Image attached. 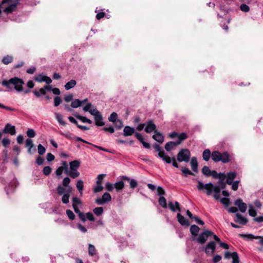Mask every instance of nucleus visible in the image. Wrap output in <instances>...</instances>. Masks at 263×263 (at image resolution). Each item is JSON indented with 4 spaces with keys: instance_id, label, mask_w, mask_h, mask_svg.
I'll return each instance as SVG.
<instances>
[{
    "instance_id": "nucleus-1",
    "label": "nucleus",
    "mask_w": 263,
    "mask_h": 263,
    "mask_svg": "<svg viewBox=\"0 0 263 263\" xmlns=\"http://www.w3.org/2000/svg\"><path fill=\"white\" fill-rule=\"evenodd\" d=\"M218 175L219 176L218 178L219 179V182L221 184V187L218 185L214 186L212 183L203 184L201 181L198 180L197 181L198 190L199 191H201L203 189L205 190L206 194L208 196L211 195L213 192V197L216 200L219 199L220 196V189L221 187L224 189L226 187V184L223 181L226 178H227V175L224 173H219L218 174Z\"/></svg>"
},
{
    "instance_id": "nucleus-2",
    "label": "nucleus",
    "mask_w": 263,
    "mask_h": 263,
    "mask_svg": "<svg viewBox=\"0 0 263 263\" xmlns=\"http://www.w3.org/2000/svg\"><path fill=\"white\" fill-rule=\"evenodd\" d=\"M1 83L10 91L15 90L18 92H21L24 90V82L23 79L17 77H14L9 80H4Z\"/></svg>"
},
{
    "instance_id": "nucleus-3",
    "label": "nucleus",
    "mask_w": 263,
    "mask_h": 263,
    "mask_svg": "<svg viewBox=\"0 0 263 263\" xmlns=\"http://www.w3.org/2000/svg\"><path fill=\"white\" fill-rule=\"evenodd\" d=\"M83 110L85 112L88 111L94 117L95 124L97 126H103L105 125V123L103 121V117L101 114L91 103H87L83 108Z\"/></svg>"
},
{
    "instance_id": "nucleus-4",
    "label": "nucleus",
    "mask_w": 263,
    "mask_h": 263,
    "mask_svg": "<svg viewBox=\"0 0 263 263\" xmlns=\"http://www.w3.org/2000/svg\"><path fill=\"white\" fill-rule=\"evenodd\" d=\"M70 170L67 173V174L72 178H76L80 175V173L78 169L80 167V162L79 160H74L69 163Z\"/></svg>"
},
{
    "instance_id": "nucleus-5",
    "label": "nucleus",
    "mask_w": 263,
    "mask_h": 263,
    "mask_svg": "<svg viewBox=\"0 0 263 263\" xmlns=\"http://www.w3.org/2000/svg\"><path fill=\"white\" fill-rule=\"evenodd\" d=\"M191 157V153L187 149H181L177 155V160L179 162H188Z\"/></svg>"
},
{
    "instance_id": "nucleus-6",
    "label": "nucleus",
    "mask_w": 263,
    "mask_h": 263,
    "mask_svg": "<svg viewBox=\"0 0 263 263\" xmlns=\"http://www.w3.org/2000/svg\"><path fill=\"white\" fill-rule=\"evenodd\" d=\"M20 0H3L2 4L8 3L9 6L5 8L4 11L7 13L13 11L18 4Z\"/></svg>"
},
{
    "instance_id": "nucleus-7",
    "label": "nucleus",
    "mask_w": 263,
    "mask_h": 263,
    "mask_svg": "<svg viewBox=\"0 0 263 263\" xmlns=\"http://www.w3.org/2000/svg\"><path fill=\"white\" fill-rule=\"evenodd\" d=\"M154 147L157 152H158V156L161 158L163 161L166 163H171V158L166 155L163 150H161L160 147L158 144H155Z\"/></svg>"
},
{
    "instance_id": "nucleus-8",
    "label": "nucleus",
    "mask_w": 263,
    "mask_h": 263,
    "mask_svg": "<svg viewBox=\"0 0 263 263\" xmlns=\"http://www.w3.org/2000/svg\"><path fill=\"white\" fill-rule=\"evenodd\" d=\"M213 235V233L209 230H205L201 233L197 239V242L201 244H203L207 240L208 238Z\"/></svg>"
},
{
    "instance_id": "nucleus-9",
    "label": "nucleus",
    "mask_w": 263,
    "mask_h": 263,
    "mask_svg": "<svg viewBox=\"0 0 263 263\" xmlns=\"http://www.w3.org/2000/svg\"><path fill=\"white\" fill-rule=\"evenodd\" d=\"M111 200V195L108 193L106 192L102 195V198H98L96 199L95 202L98 205H102L106 202L110 201Z\"/></svg>"
},
{
    "instance_id": "nucleus-10",
    "label": "nucleus",
    "mask_w": 263,
    "mask_h": 263,
    "mask_svg": "<svg viewBox=\"0 0 263 263\" xmlns=\"http://www.w3.org/2000/svg\"><path fill=\"white\" fill-rule=\"evenodd\" d=\"M230 257L232 258V263H239V259L237 252L230 253V252H226L224 253V257L229 258Z\"/></svg>"
},
{
    "instance_id": "nucleus-11",
    "label": "nucleus",
    "mask_w": 263,
    "mask_h": 263,
    "mask_svg": "<svg viewBox=\"0 0 263 263\" xmlns=\"http://www.w3.org/2000/svg\"><path fill=\"white\" fill-rule=\"evenodd\" d=\"M145 132L147 133H151L152 132L155 133L156 126L152 120L148 121L145 125Z\"/></svg>"
},
{
    "instance_id": "nucleus-12",
    "label": "nucleus",
    "mask_w": 263,
    "mask_h": 263,
    "mask_svg": "<svg viewBox=\"0 0 263 263\" xmlns=\"http://www.w3.org/2000/svg\"><path fill=\"white\" fill-rule=\"evenodd\" d=\"M3 133L5 134H10L11 135H14L16 134L15 126L7 123L3 129Z\"/></svg>"
},
{
    "instance_id": "nucleus-13",
    "label": "nucleus",
    "mask_w": 263,
    "mask_h": 263,
    "mask_svg": "<svg viewBox=\"0 0 263 263\" xmlns=\"http://www.w3.org/2000/svg\"><path fill=\"white\" fill-rule=\"evenodd\" d=\"M235 205L238 206L239 211L242 213H245L247 208V205L246 203L243 202L242 200L240 199H238L236 200L234 202Z\"/></svg>"
},
{
    "instance_id": "nucleus-14",
    "label": "nucleus",
    "mask_w": 263,
    "mask_h": 263,
    "mask_svg": "<svg viewBox=\"0 0 263 263\" xmlns=\"http://www.w3.org/2000/svg\"><path fill=\"white\" fill-rule=\"evenodd\" d=\"M215 249V243L214 241H210L205 248V252L208 255H212Z\"/></svg>"
},
{
    "instance_id": "nucleus-15",
    "label": "nucleus",
    "mask_w": 263,
    "mask_h": 263,
    "mask_svg": "<svg viewBox=\"0 0 263 263\" xmlns=\"http://www.w3.org/2000/svg\"><path fill=\"white\" fill-rule=\"evenodd\" d=\"M72 190V187L71 186H68V189L66 190V193L63 195L62 198V201L64 204H67L69 202V199L70 197V193H71Z\"/></svg>"
},
{
    "instance_id": "nucleus-16",
    "label": "nucleus",
    "mask_w": 263,
    "mask_h": 263,
    "mask_svg": "<svg viewBox=\"0 0 263 263\" xmlns=\"http://www.w3.org/2000/svg\"><path fill=\"white\" fill-rule=\"evenodd\" d=\"M236 218L235 219V221L237 223H238L240 224L245 225L248 222V220L247 218L241 215L239 213H236L235 215Z\"/></svg>"
},
{
    "instance_id": "nucleus-17",
    "label": "nucleus",
    "mask_w": 263,
    "mask_h": 263,
    "mask_svg": "<svg viewBox=\"0 0 263 263\" xmlns=\"http://www.w3.org/2000/svg\"><path fill=\"white\" fill-rule=\"evenodd\" d=\"M236 177V173L235 172H230L227 174V180L226 182L227 184L230 185L232 184V182Z\"/></svg>"
},
{
    "instance_id": "nucleus-18",
    "label": "nucleus",
    "mask_w": 263,
    "mask_h": 263,
    "mask_svg": "<svg viewBox=\"0 0 263 263\" xmlns=\"http://www.w3.org/2000/svg\"><path fill=\"white\" fill-rule=\"evenodd\" d=\"M220 161L222 163H226L231 161V156L227 152L220 153Z\"/></svg>"
},
{
    "instance_id": "nucleus-19",
    "label": "nucleus",
    "mask_w": 263,
    "mask_h": 263,
    "mask_svg": "<svg viewBox=\"0 0 263 263\" xmlns=\"http://www.w3.org/2000/svg\"><path fill=\"white\" fill-rule=\"evenodd\" d=\"M178 222L182 226H189V222L184 216L181 215L180 213H178L177 215Z\"/></svg>"
},
{
    "instance_id": "nucleus-20",
    "label": "nucleus",
    "mask_w": 263,
    "mask_h": 263,
    "mask_svg": "<svg viewBox=\"0 0 263 263\" xmlns=\"http://www.w3.org/2000/svg\"><path fill=\"white\" fill-rule=\"evenodd\" d=\"M135 133V128L129 126H125L123 129V135L124 136H129Z\"/></svg>"
},
{
    "instance_id": "nucleus-21",
    "label": "nucleus",
    "mask_w": 263,
    "mask_h": 263,
    "mask_svg": "<svg viewBox=\"0 0 263 263\" xmlns=\"http://www.w3.org/2000/svg\"><path fill=\"white\" fill-rule=\"evenodd\" d=\"M175 208L174 206V203L172 202H169L168 204L170 209L172 212H175L177 210L180 211L181 209H180V206L179 203L177 201H176L175 202Z\"/></svg>"
},
{
    "instance_id": "nucleus-22",
    "label": "nucleus",
    "mask_w": 263,
    "mask_h": 263,
    "mask_svg": "<svg viewBox=\"0 0 263 263\" xmlns=\"http://www.w3.org/2000/svg\"><path fill=\"white\" fill-rule=\"evenodd\" d=\"M180 144V142L170 141L166 143L165 148L167 151H171L174 147Z\"/></svg>"
},
{
    "instance_id": "nucleus-23",
    "label": "nucleus",
    "mask_w": 263,
    "mask_h": 263,
    "mask_svg": "<svg viewBox=\"0 0 263 263\" xmlns=\"http://www.w3.org/2000/svg\"><path fill=\"white\" fill-rule=\"evenodd\" d=\"M153 138L159 143H162L164 140L162 134L157 130L155 131V134L153 136Z\"/></svg>"
},
{
    "instance_id": "nucleus-24",
    "label": "nucleus",
    "mask_w": 263,
    "mask_h": 263,
    "mask_svg": "<svg viewBox=\"0 0 263 263\" xmlns=\"http://www.w3.org/2000/svg\"><path fill=\"white\" fill-rule=\"evenodd\" d=\"M191 165L193 172H198V162L196 157H193L191 160Z\"/></svg>"
},
{
    "instance_id": "nucleus-25",
    "label": "nucleus",
    "mask_w": 263,
    "mask_h": 263,
    "mask_svg": "<svg viewBox=\"0 0 263 263\" xmlns=\"http://www.w3.org/2000/svg\"><path fill=\"white\" fill-rule=\"evenodd\" d=\"M220 153L217 151H213L211 154L212 159L214 162H216L220 161V160H221L220 158Z\"/></svg>"
},
{
    "instance_id": "nucleus-26",
    "label": "nucleus",
    "mask_w": 263,
    "mask_h": 263,
    "mask_svg": "<svg viewBox=\"0 0 263 263\" xmlns=\"http://www.w3.org/2000/svg\"><path fill=\"white\" fill-rule=\"evenodd\" d=\"M77 188L79 191V192L81 195L83 194V190L84 187V182L83 181L80 179L77 181V183L76 184Z\"/></svg>"
},
{
    "instance_id": "nucleus-27",
    "label": "nucleus",
    "mask_w": 263,
    "mask_h": 263,
    "mask_svg": "<svg viewBox=\"0 0 263 263\" xmlns=\"http://www.w3.org/2000/svg\"><path fill=\"white\" fill-rule=\"evenodd\" d=\"M55 119L57 120L58 122L62 125H65L66 122L63 120V117L62 115L58 112H55L54 114Z\"/></svg>"
},
{
    "instance_id": "nucleus-28",
    "label": "nucleus",
    "mask_w": 263,
    "mask_h": 263,
    "mask_svg": "<svg viewBox=\"0 0 263 263\" xmlns=\"http://www.w3.org/2000/svg\"><path fill=\"white\" fill-rule=\"evenodd\" d=\"M77 84V82L74 80H71L70 81L68 82L65 85V88L66 90H69L71 88H73Z\"/></svg>"
},
{
    "instance_id": "nucleus-29",
    "label": "nucleus",
    "mask_w": 263,
    "mask_h": 263,
    "mask_svg": "<svg viewBox=\"0 0 263 263\" xmlns=\"http://www.w3.org/2000/svg\"><path fill=\"white\" fill-rule=\"evenodd\" d=\"M211 153L209 149H205L202 154V157L203 159L206 161H208L209 160L210 156H211Z\"/></svg>"
},
{
    "instance_id": "nucleus-30",
    "label": "nucleus",
    "mask_w": 263,
    "mask_h": 263,
    "mask_svg": "<svg viewBox=\"0 0 263 263\" xmlns=\"http://www.w3.org/2000/svg\"><path fill=\"white\" fill-rule=\"evenodd\" d=\"M114 184V188L116 189L117 191L122 190L124 187V183L122 181H119L115 183Z\"/></svg>"
},
{
    "instance_id": "nucleus-31",
    "label": "nucleus",
    "mask_w": 263,
    "mask_h": 263,
    "mask_svg": "<svg viewBox=\"0 0 263 263\" xmlns=\"http://www.w3.org/2000/svg\"><path fill=\"white\" fill-rule=\"evenodd\" d=\"M75 116L76 117V118L78 119H79V120L82 121L83 123H87L88 124H91L92 123L91 120H90V119L87 118L85 117L79 115H75Z\"/></svg>"
},
{
    "instance_id": "nucleus-32",
    "label": "nucleus",
    "mask_w": 263,
    "mask_h": 263,
    "mask_svg": "<svg viewBox=\"0 0 263 263\" xmlns=\"http://www.w3.org/2000/svg\"><path fill=\"white\" fill-rule=\"evenodd\" d=\"M158 202L162 208L164 209L167 208L166 200L163 196H161L159 198Z\"/></svg>"
},
{
    "instance_id": "nucleus-33",
    "label": "nucleus",
    "mask_w": 263,
    "mask_h": 263,
    "mask_svg": "<svg viewBox=\"0 0 263 263\" xmlns=\"http://www.w3.org/2000/svg\"><path fill=\"white\" fill-rule=\"evenodd\" d=\"M199 231V228L196 225H192L190 228V232L193 235H197Z\"/></svg>"
},
{
    "instance_id": "nucleus-34",
    "label": "nucleus",
    "mask_w": 263,
    "mask_h": 263,
    "mask_svg": "<svg viewBox=\"0 0 263 263\" xmlns=\"http://www.w3.org/2000/svg\"><path fill=\"white\" fill-rule=\"evenodd\" d=\"M103 208L102 207L95 208L93 210V212L97 216H101L103 213Z\"/></svg>"
},
{
    "instance_id": "nucleus-35",
    "label": "nucleus",
    "mask_w": 263,
    "mask_h": 263,
    "mask_svg": "<svg viewBox=\"0 0 263 263\" xmlns=\"http://www.w3.org/2000/svg\"><path fill=\"white\" fill-rule=\"evenodd\" d=\"M67 188L61 185H58L57 187V193L59 195L64 194V193H66Z\"/></svg>"
},
{
    "instance_id": "nucleus-36",
    "label": "nucleus",
    "mask_w": 263,
    "mask_h": 263,
    "mask_svg": "<svg viewBox=\"0 0 263 263\" xmlns=\"http://www.w3.org/2000/svg\"><path fill=\"white\" fill-rule=\"evenodd\" d=\"M13 61V57L10 55H7L5 57L3 60L2 62L4 64L7 65L10 63H11Z\"/></svg>"
},
{
    "instance_id": "nucleus-37",
    "label": "nucleus",
    "mask_w": 263,
    "mask_h": 263,
    "mask_svg": "<svg viewBox=\"0 0 263 263\" xmlns=\"http://www.w3.org/2000/svg\"><path fill=\"white\" fill-rule=\"evenodd\" d=\"M88 246V254L90 256H92L96 253V248L93 245L91 244H89Z\"/></svg>"
},
{
    "instance_id": "nucleus-38",
    "label": "nucleus",
    "mask_w": 263,
    "mask_h": 263,
    "mask_svg": "<svg viewBox=\"0 0 263 263\" xmlns=\"http://www.w3.org/2000/svg\"><path fill=\"white\" fill-rule=\"evenodd\" d=\"M249 214L252 217H255L256 215V211L251 204L249 205Z\"/></svg>"
},
{
    "instance_id": "nucleus-39",
    "label": "nucleus",
    "mask_w": 263,
    "mask_h": 263,
    "mask_svg": "<svg viewBox=\"0 0 263 263\" xmlns=\"http://www.w3.org/2000/svg\"><path fill=\"white\" fill-rule=\"evenodd\" d=\"M71 106L73 108H78L81 106V101L79 99H75L71 104Z\"/></svg>"
},
{
    "instance_id": "nucleus-40",
    "label": "nucleus",
    "mask_w": 263,
    "mask_h": 263,
    "mask_svg": "<svg viewBox=\"0 0 263 263\" xmlns=\"http://www.w3.org/2000/svg\"><path fill=\"white\" fill-rule=\"evenodd\" d=\"M118 115L117 113L113 112L111 114L110 116L108 117V120L110 122H115L117 120Z\"/></svg>"
},
{
    "instance_id": "nucleus-41",
    "label": "nucleus",
    "mask_w": 263,
    "mask_h": 263,
    "mask_svg": "<svg viewBox=\"0 0 263 263\" xmlns=\"http://www.w3.org/2000/svg\"><path fill=\"white\" fill-rule=\"evenodd\" d=\"M27 136L29 138H33L35 136V132L32 128H29L26 132Z\"/></svg>"
},
{
    "instance_id": "nucleus-42",
    "label": "nucleus",
    "mask_w": 263,
    "mask_h": 263,
    "mask_svg": "<svg viewBox=\"0 0 263 263\" xmlns=\"http://www.w3.org/2000/svg\"><path fill=\"white\" fill-rule=\"evenodd\" d=\"M37 151L39 155H42L45 153L46 149L42 144H40L37 145Z\"/></svg>"
},
{
    "instance_id": "nucleus-43",
    "label": "nucleus",
    "mask_w": 263,
    "mask_h": 263,
    "mask_svg": "<svg viewBox=\"0 0 263 263\" xmlns=\"http://www.w3.org/2000/svg\"><path fill=\"white\" fill-rule=\"evenodd\" d=\"M211 171L209 167L204 166L202 169V173L206 176H210L211 174Z\"/></svg>"
},
{
    "instance_id": "nucleus-44",
    "label": "nucleus",
    "mask_w": 263,
    "mask_h": 263,
    "mask_svg": "<svg viewBox=\"0 0 263 263\" xmlns=\"http://www.w3.org/2000/svg\"><path fill=\"white\" fill-rule=\"evenodd\" d=\"M105 174H100L97 177V180L96 181V184H102V180L105 177Z\"/></svg>"
},
{
    "instance_id": "nucleus-45",
    "label": "nucleus",
    "mask_w": 263,
    "mask_h": 263,
    "mask_svg": "<svg viewBox=\"0 0 263 263\" xmlns=\"http://www.w3.org/2000/svg\"><path fill=\"white\" fill-rule=\"evenodd\" d=\"M181 171L185 177H187V175H194V174L190 170L186 168H182Z\"/></svg>"
},
{
    "instance_id": "nucleus-46",
    "label": "nucleus",
    "mask_w": 263,
    "mask_h": 263,
    "mask_svg": "<svg viewBox=\"0 0 263 263\" xmlns=\"http://www.w3.org/2000/svg\"><path fill=\"white\" fill-rule=\"evenodd\" d=\"M25 145H26V147L27 148H29V147L33 148V147H34V144L33 143V141L31 139H26V142H25Z\"/></svg>"
},
{
    "instance_id": "nucleus-47",
    "label": "nucleus",
    "mask_w": 263,
    "mask_h": 263,
    "mask_svg": "<svg viewBox=\"0 0 263 263\" xmlns=\"http://www.w3.org/2000/svg\"><path fill=\"white\" fill-rule=\"evenodd\" d=\"M60 134L68 139H74V138L73 134L70 133H64L62 132H60Z\"/></svg>"
},
{
    "instance_id": "nucleus-48",
    "label": "nucleus",
    "mask_w": 263,
    "mask_h": 263,
    "mask_svg": "<svg viewBox=\"0 0 263 263\" xmlns=\"http://www.w3.org/2000/svg\"><path fill=\"white\" fill-rule=\"evenodd\" d=\"M66 214L70 220H73L75 218V215L70 210H67L66 211Z\"/></svg>"
},
{
    "instance_id": "nucleus-49",
    "label": "nucleus",
    "mask_w": 263,
    "mask_h": 263,
    "mask_svg": "<svg viewBox=\"0 0 263 263\" xmlns=\"http://www.w3.org/2000/svg\"><path fill=\"white\" fill-rule=\"evenodd\" d=\"M70 182V179L68 177H65L63 180V185L66 187L67 189L69 186V184Z\"/></svg>"
},
{
    "instance_id": "nucleus-50",
    "label": "nucleus",
    "mask_w": 263,
    "mask_h": 263,
    "mask_svg": "<svg viewBox=\"0 0 263 263\" xmlns=\"http://www.w3.org/2000/svg\"><path fill=\"white\" fill-rule=\"evenodd\" d=\"M239 236L242 238H248V239H253L256 238L255 236L252 234H239Z\"/></svg>"
},
{
    "instance_id": "nucleus-51",
    "label": "nucleus",
    "mask_w": 263,
    "mask_h": 263,
    "mask_svg": "<svg viewBox=\"0 0 263 263\" xmlns=\"http://www.w3.org/2000/svg\"><path fill=\"white\" fill-rule=\"evenodd\" d=\"M45 76L42 74H39L34 78L35 81L39 82H42L44 81Z\"/></svg>"
},
{
    "instance_id": "nucleus-52",
    "label": "nucleus",
    "mask_w": 263,
    "mask_h": 263,
    "mask_svg": "<svg viewBox=\"0 0 263 263\" xmlns=\"http://www.w3.org/2000/svg\"><path fill=\"white\" fill-rule=\"evenodd\" d=\"M240 10L245 12H248L250 11V7L246 4H241L240 6Z\"/></svg>"
},
{
    "instance_id": "nucleus-53",
    "label": "nucleus",
    "mask_w": 263,
    "mask_h": 263,
    "mask_svg": "<svg viewBox=\"0 0 263 263\" xmlns=\"http://www.w3.org/2000/svg\"><path fill=\"white\" fill-rule=\"evenodd\" d=\"M177 137L179 139V140L177 142H180V144L181 143L182 141L185 140L187 138L186 134L184 133H182L180 135H178Z\"/></svg>"
},
{
    "instance_id": "nucleus-54",
    "label": "nucleus",
    "mask_w": 263,
    "mask_h": 263,
    "mask_svg": "<svg viewBox=\"0 0 263 263\" xmlns=\"http://www.w3.org/2000/svg\"><path fill=\"white\" fill-rule=\"evenodd\" d=\"M103 189V187L102 184H97L96 186L93 188V192L95 193H98L101 192Z\"/></svg>"
},
{
    "instance_id": "nucleus-55",
    "label": "nucleus",
    "mask_w": 263,
    "mask_h": 263,
    "mask_svg": "<svg viewBox=\"0 0 263 263\" xmlns=\"http://www.w3.org/2000/svg\"><path fill=\"white\" fill-rule=\"evenodd\" d=\"M51 172V168L50 166H45L43 168V174L47 176L50 174Z\"/></svg>"
},
{
    "instance_id": "nucleus-56",
    "label": "nucleus",
    "mask_w": 263,
    "mask_h": 263,
    "mask_svg": "<svg viewBox=\"0 0 263 263\" xmlns=\"http://www.w3.org/2000/svg\"><path fill=\"white\" fill-rule=\"evenodd\" d=\"M105 187L108 191H112L114 188V184L110 182H107L105 184Z\"/></svg>"
},
{
    "instance_id": "nucleus-57",
    "label": "nucleus",
    "mask_w": 263,
    "mask_h": 263,
    "mask_svg": "<svg viewBox=\"0 0 263 263\" xmlns=\"http://www.w3.org/2000/svg\"><path fill=\"white\" fill-rule=\"evenodd\" d=\"M114 123L115 126L118 129H120L123 127V122L120 120H117Z\"/></svg>"
},
{
    "instance_id": "nucleus-58",
    "label": "nucleus",
    "mask_w": 263,
    "mask_h": 263,
    "mask_svg": "<svg viewBox=\"0 0 263 263\" xmlns=\"http://www.w3.org/2000/svg\"><path fill=\"white\" fill-rule=\"evenodd\" d=\"M86 218L87 219L93 221L95 220L93 215L91 212H88L86 214Z\"/></svg>"
},
{
    "instance_id": "nucleus-59",
    "label": "nucleus",
    "mask_w": 263,
    "mask_h": 263,
    "mask_svg": "<svg viewBox=\"0 0 263 263\" xmlns=\"http://www.w3.org/2000/svg\"><path fill=\"white\" fill-rule=\"evenodd\" d=\"M129 181L130 187L131 188L134 189L137 186L138 183L136 180L132 179Z\"/></svg>"
},
{
    "instance_id": "nucleus-60",
    "label": "nucleus",
    "mask_w": 263,
    "mask_h": 263,
    "mask_svg": "<svg viewBox=\"0 0 263 263\" xmlns=\"http://www.w3.org/2000/svg\"><path fill=\"white\" fill-rule=\"evenodd\" d=\"M64 170L60 166L59 167L56 171H55V174L57 175V176L59 177V178H61V175L63 173V171Z\"/></svg>"
},
{
    "instance_id": "nucleus-61",
    "label": "nucleus",
    "mask_w": 263,
    "mask_h": 263,
    "mask_svg": "<svg viewBox=\"0 0 263 263\" xmlns=\"http://www.w3.org/2000/svg\"><path fill=\"white\" fill-rule=\"evenodd\" d=\"M62 102V100L59 97H55L54 99V105L55 106H59Z\"/></svg>"
},
{
    "instance_id": "nucleus-62",
    "label": "nucleus",
    "mask_w": 263,
    "mask_h": 263,
    "mask_svg": "<svg viewBox=\"0 0 263 263\" xmlns=\"http://www.w3.org/2000/svg\"><path fill=\"white\" fill-rule=\"evenodd\" d=\"M239 183V181H235L234 182H232V184H231V185H232V189L234 191H236L238 189V184Z\"/></svg>"
},
{
    "instance_id": "nucleus-63",
    "label": "nucleus",
    "mask_w": 263,
    "mask_h": 263,
    "mask_svg": "<svg viewBox=\"0 0 263 263\" xmlns=\"http://www.w3.org/2000/svg\"><path fill=\"white\" fill-rule=\"evenodd\" d=\"M193 219H194L196 222L199 224L203 225L204 224V222L197 216H194Z\"/></svg>"
},
{
    "instance_id": "nucleus-64",
    "label": "nucleus",
    "mask_w": 263,
    "mask_h": 263,
    "mask_svg": "<svg viewBox=\"0 0 263 263\" xmlns=\"http://www.w3.org/2000/svg\"><path fill=\"white\" fill-rule=\"evenodd\" d=\"M157 193H158V195L159 196L164 195L165 194V191L161 186H158L157 187Z\"/></svg>"
}]
</instances>
